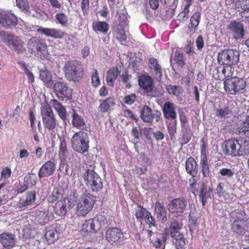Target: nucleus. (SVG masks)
<instances>
[{
	"instance_id": "nucleus-4",
	"label": "nucleus",
	"mask_w": 249,
	"mask_h": 249,
	"mask_svg": "<svg viewBox=\"0 0 249 249\" xmlns=\"http://www.w3.org/2000/svg\"><path fill=\"white\" fill-rule=\"evenodd\" d=\"M71 143L75 151L81 154L88 152L89 148L88 134L83 131L76 132L71 139Z\"/></svg>"
},
{
	"instance_id": "nucleus-48",
	"label": "nucleus",
	"mask_w": 249,
	"mask_h": 249,
	"mask_svg": "<svg viewBox=\"0 0 249 249\" xmlns=\"http://www.w3.org/2000/svg\"><path fill=\"white\" fill-rule=\"evenodd\" d=\"M200 142H201V145H200L201 160L200 161H208L207 155V141L205 138H202L201 139Z\"/></svg>"
},
{
	"instance_id": "nucleus-5",
	"label": "nucleus",
	"mask_w": 249,
	"mask_h": 249,
	"mask_svg": "<svg viewBox=\"0 0 249 249\" xmlns=\"http://www.w3.org/2000/svg\"><path fill=\"white\" fill-rule=\"evenodd\" d=\"M239 59V53L233 49H226L219 53L217 62L221 65L231 66L236 64Z\"/></svg>"
},
{
	"instance_id": "nucleus-62",
	"label": "nucleus",
	"mask_w": 249,
	"mask_h": 249,
	"mask_svg": "<svg viewBox=\"0 0 249 249\" xmlns=\"http://www.w3.org/2000/svg\"><path fill=\"white\" fill-rule=\"evenodd\" d=\"M81 7L83 15H88L89 10V0H81Z\"/></svg>"
},
{
	"instance_id": "nucleus-28",
	"label": "nucleus",
	"mask_w": 249,
	"mask_h": 249,
	"mask_svg": "<svg viewBox=\"0 0 249 249\" xmlns=\"http://www.w3.org/2000/svg\"><path fill=\"white\" fill-rule=\"evenodd\" d=\"M56 229V224L46 228L44 236L48 245L53 244L58 239V233Z\"/></svg>"
},
{
	"instance_id": "nucleus-43",
	"label": "nucleus",
	"mask_w": 249,
	"mask_h": 249,
	"mask_svg": "<svg viewBox=\"0 0 249 249\" xmlns=\"http://www.w3.org/2000/svg\"><path fill=\"white\" fill-rule=\"evenodd\" d=\"M167 92L170 94L174 96L178 97L182 94L183 89L182 87L179 86L174 85H168L165 87Z\"/></svg>"
},
{
	"instance_id": "nucleus-27",
	"label": "nucleus",
	"mask_w": 249,
	"mask_h": 249,
	"mask_svg": "<svg viewBox=\"0 0 249 249\" xmlns=\"http://www.w3.org/2000/svg\"><path fill=\"white\" fill-rule=\"evenodd\" d=\"M182 227V224L174 219L169 227L170 235L172 238L177 240L184 237L183 234L179 231Z\"/></svg>"
},
{
	"instance_id": "nucleus-18",
	"label": "nucleus",
	"mask_w": 249,
	"mask_h": 249,
	"mask_svg": "<svg viewBox=\"0 0 249 249\" xmlns=\"http://www.w3.org/2000/svg\"><path fill=\"white\" fill-rule=\"evenodd\" d=\"M187 206V201L183 197L173 199L170 203L169 210L173 213H182Z\"/></svg>"
},
{
	"instance_id": "nucleus-14",
	"label": "nucleus",
	"mask_w": 249,
	"mask_h": 249,
	"mask_svg": "<svg viewBox=\"0 0 249 249\" xmlns=\"http://www.w3.org/2000/svg\"><path fill=\"white\" fill-rule=\"evenodd\" d=\"M34 223L33 220L31 219L30 222H28V225H25L22 230V237L25 239H35L39 241L43 236L37 231L36 228L34 227Z\"/></svg>"
},
{
	"instance_id": "nucleus-24",
	"label": "nucleus",
	"mask_w": 249,
	"mask_h": 249,
	"mask_svg": "<svg viewBox=\"0 0 249 249\" xmlns=\"http://www.w3.org/2000/svg\"><path fill=\"white\" fill-rule=\"evenodd\" d=\"M36 193L35 191H29L24 197L20 198L17 206L20 209H24L26 207L31 205L35 202L36 198Z\"/></svg>"
},
{
	"instance_id": "nucleus-42",
	"label": "nucleus",
	"mask_w": 249,
	"mask_h": 249,
	"mask_svg": "<svg viewBox=\"0 0 249 249\" xmlns=\"http://www.w3.org/2000/svg\"><path fill=\"white\" fill-rule=\"evenodd\" d=\"M155 213L157 218H166L167 211L164 204L159 201L155 203Z\"/></svg>"
},
{
	"instance_id": "nucleus-1",
	"label": "nucleus",
	"mask_w": 249,
	"mask_h": 249,
	"mask_svg": "<svg viewBox=\"0 0 249 249\" xmlns=\"http://www.w3.org/2000/svg\"><path fill=\"white\" fill-rule=\"evenodd\" d=\"M63 71L68 80L77 82L82 77L84 69L81 62L72 59L65 62Z\"/></svg>"
},
{
	"instance_id": "nucleus-2",
	"label": "nucleus",
	"mask_w": 249,
	"mask_h": 249,
	"mask_svg": "<svg viewBox=\"0 0 249 249\" xmlns=\"http://www.w3.org/2000/svg\"><path fill=\"white\" fill-rule=\"evenodd\" d=\"M96 201V196L86 191L81 196L78 203L76 211L77 215H86L92 209Z\"/></svg>"
},
{
	"instance_id": "nucleus-21",
	"label": "nucleus",
	"mask_w": 249,
	"mask_h": 249,
	"mask_svg": "<svg viewBox=\"0 0 249 249\" xmlns=\"http://www.w3.org/2000/svg\"><path fill=\"white\" fill-rule=\"evenodd\" d=\"M37 32L40 34L44 35L47 37L53 38L62 39L65 35V33L61 30L56 28L40 27L37 29Z\"/></svg>"
},
{
	"instance_id": "nucleus-33",
	"label": "nucleus",
	"mask_w": 249,
	"mask_h": 249,
	"mask_svg": "<svg viewBox=\"0 0 249 249\" xmlns=\"http://www.w3.org/2000/svg\"><path fill=\"white\" fill-rule=\"evenodd\" d=\"M163 113L165 118L176 120L177 113L174 104L170 102H166L163 107Z\"/></svg>"
},
{
	"instance_id": "nucleus-46",
	"label": "nucleus",
	"mask_w": 249,
	"mask_h": 249,
	"mask_svg": "<svg viewBox=\"0 0 249 249\" xmlns=\"http://www.w3.org/2000/svg\"><path fill=\"white\" fill-rule=\"evenodd\" d=\"M249 132V115L247 116L246 119L241 123L236 129L237 134H246Z\"/></svg>"
},
{
	"instance_id": "nucleus-25",
	"label": "nucleus",
	"mask_w": 249,
	"mask_h": 249,
	"mask_svg": "<svg viewBox=\"0 0 249 249\" xmlns=\"http://www.w3.org/2000/svg\"><path fill=\"white\" fill-rule=\"evenodd\" d=\"M59 158L61 161H66L68 160L70 156L66 139L64 137H59Z\"/></svg>"
},
{
	"instance_id": "nucleus-17",
	"label": "nucleus",
	"mask_w": 249,
	"mask_h": 249,
	"mask_svg": "<svg viewBox=\"0 0 249 249\" xmlns=\"http://www.w3.org/2000/svg\"><path fill=\"white\" fill-rule=\"evenodd\" d=\"M148 65L154 77L158 81H160L162 77V71L158 60L154 57H150L148 59Z\"/></svg>"
},
{
	"instance_id": "nucleus-20",
	"label": "nucleus",
	"mask_w": 249,
	"mask_h": 249,
	"mask_svg": "<svg viewBox=\"0 0 249 249\" xmlns=\"http://www.w3.org/2000/svg\"><path fill=\"white\" fill-rule=\"evenodd\" d=\"M228 29L233 34L236 39L243 38L245 35L243 24L236 20L231 21L228 25Z\"/></svg>"
},
{
	"instance_id": "nucleus-10",
	"label": "nucleus",
	"mask_w": 249,
	"mask_h": 249,
	"mask_svg": "<svg viewBox=\"0 0 249 249\" xmlns=\"http://www.w3.org/2000/svg\"><path fill=\"white\" fill-rule=\"evenodd\" d=\"M0 35L4 40H6L9 45L12 46L18 53H22L26 51L23 46V41L18 36H15L5 31L0 32Z\"/></svg>"
},
{
	"instance_id": "nucleus-6",
	"label": "nucleus",
	"mask_w": 249,
	"mask_h": 249,
	"mask_svg": "<svg viewBox=\"0 0 249 249\" xmlns=\"http://www.w3.org/2000/svg\"><path fill=\"white\" fill-rule=\"evenodd\" d=\"M41 115L45 129L49 131L54 130L57 124L52 107L48 104H45L41 109Z\"/></svg>"
},
{
	"instance_id": "nucleus-55",
	"label": "nucleus",
	"mask_w": 249,
	"mask_h": 249,
	"mask_svg": "<svg viewBox=\"0 0 249 249\" xmlns=\"http://www.w3.org/2000/svg\"><path fill=\"white\" fill-rule=\"evenodd\" d=\"M16 4L22 11L28 12L29 11V5L26 0H16Z\"/></svg>"
},
{
	"instance_id": "nucleus-58",
	"label": "nucleus",
	"mask_w": 249,
	"mask_h": 249,
	"mask_svg": "<svg viewBox=\"0 0 249 249\" xmlns=\"http://www.w3.org/2000/svg\"><path fill=\"white\" fill-rule=\"evenodd\" d=\"M118 20L119 22V27H125L127 25V14L124 12H119Z\"/></svg>"
},
{
	"instance_id": "nucleus-19",
	"label": "nucleus",
	"mask_w": 249,
	"mask_h": 249,
	"mask_svg": "<svg viewBox=\"0 0 249 249\" xmlns=\"http://www.w3.org/2000/svg\"><path fill=\"white\" fill-rule=\"evenodd\" d=\"M233 68L231 66H224V65L217 67L213 71V77L216 79H221L223 77L230 78L232 77Z\"/></svg>"
},
{
	"instance_id": "nucleus-38",
	"label": "nucleus",
	"mask_w": 249,
	"mask_h": 249,
	"mask_svg": "<svg viewBox=\"0 0 249 249\" xmlns=\"http://www.w3.org/2000/svg\"><path fill=\"white\" fill-rule=\"evenodd\" d=\"M68 199L66 198H63V200L59 201L56 202L55 207L54 208V211L55 213L58 216H63L65 215L67 213V203L66 200Z\"/></svg>"
},
{
	"instance_id": "nucleus-3",
	"label": "nucleus",
	"mask_w": 249,
	"mask_h": 249,
	"mask_svg": "<svg viewBox=\"0 0 249 249\" xmlns=\"http://www.w3.org/2000/svg\"><path fill=\"white\" fill-rule=\"evenodd\" d=\"M246 82L242 78L233 76L224 81V89L230 94L236 95L242 93L246 87Z\"/></svg>"
},
{
	"instance_id": "nucleus-51",
	"label": "nucleus",
	"mask_w": 249,
	"mask_h": 249,
	"mask_svg": "<svg viewBox=\"0 0 249 249\" xmlns=\"http://www.w3.org/2000/svg\"><path fill=\"white\" fill-rule=\"evenodd\" d=\"M215 116L220 118H224L228 117L229 115L231 113V111L228 107L223 108H217L215 110Z\"/></svg>"
},
{
	"instance_id": "nucleus-47",
	"label": "nucleus",
	"mask_w": 249,
	"mask_h": 249,
	"mask_svg": "<svg viewBox=\"0 0 249 249\" xmlns=\"http://www.w3.org/2000/svg\"><path fill=\"white\" fill-rule=\"evenodd\" d=\"M200 164L201 172L203 175V178H210L211 173L208 161H200Z\"/></svg>"
},
{
	"instance_id": "nucleus-16",
	"label": "nucleus",
	"mask_w": 249,
	"mask_h": 249,
	"mask_svg": "<svg viewBox=\"0 0 249 249\" xmlns=\"http://www.w3.org/2000/svg\"><path fill=\"white\" fill-rule=\"evenodd\" d=\"M148 237L150 243L156 249L161 247L163 243L166 241V235L158 232H153L152 230H147Z\"/></svg>"
},
{
	"instance_id": "nucleus-34",
	"label": "nucleus",
	"mask_w": 249,
	"mask_h": 249,
	"mask_svg": "<svg viewBox=\"0 0 249 249\" xmlns=\"http://www.w3.org/2000/svg\"><path fill=\"white\" fill-rule=\"evenodd\" d=\"M200 14L198 12H196L190 18V23L189 25L188 30L189 33L191 35L193 34L200 22Z\"/></svg>"
},
{
	"instance_id": "nucleus-30",
	"label": "nucleus",
	"mask_w": 249,
	"mask_h": 249,
	"mask_svg": "<svg viewBox=\"0 0 249 249\" xmlns=\"http://www.w3.org/2000/svg\"><path fill=\"white\" fill-rule=\"evenodd\" d=\"M185 169L186 172L191 176H196L198 173V163L193 157L187 159L185 162Z\"/></svg>"
},
{
	"instance_id": "nucleus-45",
	"label": "nucleus",
	"mask_w": 249,
	"mask_h": 249,
	"mask_svg": "<svg viewBox=\"0 0 249 249\" xmlns=\"http://www.w3.org/2000/svg\"><path fill=\"white\" fill-rule=\"evenodd\" d=\"M240 141V156L249 154V138H242Z\"/></svg>"
},
{
	"instance_id": "nucleus-54",
	"label": "nucleus",
	"mask_w": 249,
	"mask_h": 249,
	"mask_svg": "<svg viewBox=\"0 0 249 249\" xmlns=\"http://www.w3.org/2000/svg\"><path fill=\"white\" fill-rule=\"evenodd\" d=\"M190 6L186 5L185 6L182 12H180L178 16V19L181 22L186 21L189 18V8Z\"/></svg>"
},
{
	"instance_id": "nucleus-7",
	"label": "nucleus",
	"mask_w": 249,
	"mask_h": 249,
	"mask_svg": "<svg viewBox=\"0 0 249 249\" xmlns=\"http://www.w3.org/2000/svg\"><path fill=\"white\" fill-rule=\"evenodd\" d=\"M83 177L85 184L92 191L97 192L103 188L102 179L94 170H87Z\"/></svg>"
},
{
	"instance_id": "nucleus-60",
	"label": "nucleus",
	"mask_w": 249,
	"mask_h": 249,
	"mask_svg": "<svg viewBox=\"0 0 249 249\" xmlns=\"http://www.w3.org/2000/svg\"><path fill=\"white\" fill-rule=\"evenodd\" d=\"M136 100L137 96L135 93L127 95L123 98L124 103L128 105H132Z\"/></svg>"
},
{
	"instance_id": "nucleus-22",
	"label": "nucleus",
	"mask_w": 249,
	"mask_h": 249,
	"mask_svg": "<svg viewBox=\"0 0 249 249\" xmlns=\"http://www.w3.org/2000/svg\"><path fill=\"white\" fill-rule=\"evenodd\" d=\"M56 168V164L52 160H48L42 164L38 171V177L41 178H47L53 174Z\"/></svg>"
},
{
	"instance_id": "nucleus-40",
	"label": "nucleus",
	"mask_w": 249,
	"mask_h": 249,
	"mask_svg": "<svg viewBox=\"0 0 249 249\" xmlns=\"http://www.w3.org/2000/svg\"><path fill=\"white\" fill-rule=\"evenodd\" d=\"M63 191L62 189L55 188L53 189L52 194L48 197V201L49 203H54L55 202L63 200Z\"/></svg>"
},
{
	"instance_id": "nucleus-29",
	"label": "nucleus",
	"mask_w": 249,
	"mask_h": 249,
	"mask_svg": "<svg viewBox=\"0 0 249 249\" xmlns=\"http://www.w3.org/2000/svg\"><path fill=\"white\" fill-rule=\"evenodd\" d=\"M15 235L13 234L4 232L0 234V242L7 249L13 247L15 244Z\"/></svg>"
},
{
	"instance_id": "nucleus-39",
	"label": "nucleus",
	"mask_w": 249,
	"mask_h": 249,
	"mask_svg": "<svg viewBox=\"0 0 249 249\" xmlns=\"http://www.w3.org/2000/svg\"><path fill=\"white\" fill-rule=\"evenodd\" d=\"M98 223L97 219H88L82 225V230L86 232H95V225Z\"/></svg>"
},
{
	"instance_id": "nucleus-15",
	"label": "nucleus",
	"mask_w": 249,
	"mask_h": 249,
	"mask_svg": "<svg viewBox=\"0 0 249 249\" xmlns=\"http://www.w3.org/2000/svg\"><path fill=\"white\" fill-rule=\"evenodd\" d=\"M106 238L111 244H119L123 241L124 234L120 229L116 227L109 228L106 232Z\"/></svg>"
},
{
	"instance_id": "nucleus-56",
	"label": "nucleus",
	"mask_w": 249,
	"mask_h": 249,
	"mask_svg": "<svg viewBox=\"0 0 249 249\" xmlns=\"http://www.w3.org/2000/svg\"><path fill=\"white\" fill-rule=\"evenodd\" d=\"M248 5L246 0H238L235 4V9L236 10L240 13V14L246 10L248 7Z\"/></svg>"
},
{
	"instance_id": "nucleus-57",
	"label": "nucleus",
	"mask_w": 249,
	"mask_h": 249,
	"mask_svg": "<svg viewBox=\"0 0 249 249\" xmlns=\"http://www.w3.org/2000/svg\"><path fill=\"white\" fill-rule=\"evenodd\" d=\"M91 84L94 87H97L100 85V80L99 76V73L96 69L94 70L91 76Z\"/></svg>"
},
{
	"instance_id": "nucleus-32",
	"label": "nucleus",
	"mask_w": 249,
	"mask_h": 249,
	"mask_svg": "<svg viewBox=\"0 0 249 249\" xmlns=\"http://www.w3.org/2000/svg\"><path fill=\"white\" fill-rule=\"evenodd\" d=\"M120 71L117 67L110 68L107 72L106 80L107 84L110 87L114 86V82L117 79Z\"/></svg>"
},
{
	"instance_id": "nucleus-49",
	"label": "nucleus",
	"mask_w": 249,
	"mask_h": 249,
	"mask_svg": "<svg viewBox=\"0 0 249 249\" xmlns=\"http://www.w3.org/2000/svg\"><path fill=\"white\" fill-rule=\"evenodd\" d=\"M39 78L47 84H51L53 82L52 74L47 70L40 71Z\"/></svg>"
},
{
	"instance_id": "nucleus-63",
	"label": "nucleus",
	"mask_w": 249,
	"mask_h": 249,
	"mask_svg": "<svg viewBox=\"0 0 249 249\" xmlns=\"http://www.w3.org/2000/svg\"><path fill=\"white\" fill-rule=\"evenodd\" d=\"M11 175L12 171L11 169L8 167H5L1 172V179L8 178L11 176Z\"/></svg>"
},
{
	"instance_id": "nucleus-23",
	"label": "nucleus",
	"mask_w": 249,
	"mask_h": 249,
	"mask_svg": "<svg viewBox=\"0 0 249 249\" xmlns=\"http://www.w3.org/2000/svg\"><path fill=\"white\" fill-rule=\"evenodd\" d=\"M54 91L59 98L63 99L64 97L69 98L71 96V91L69 89L68 87L64 82H58L55 83L53 86Z\"/></svg>"
},
{
	"instance_id": "nucleus-31",
	"label": "nucleus",
	"mask_w": 249,
	"mask_h": 249,
	"mask_svg": "<svg viewBox=\"0 0 249 249\" xmlns=\"http://www.w3.org/2000/svg\"><path fill=\"white\" fill-rule=\"evenodd\" d=\"M100 104L98 107V110L101 113L109 111L115 105V99L113 97H108L104 100H100Z\"/></svg>"
},
{
	"instance_id": "nucleus-26",
	"label": "nucleus",
	"mask_w": 249,
	"mask_h": 249,
	"mask_svg": "<svg viewBox=\"0 0 249 249\" xmlns=\"http://www.w3.org/2000/svg\"><path fill=\"white\" fill-rule=\"evenodd\" d=\"M72 124L74 127L83 130L89 131V125H87L85 120L75 111H73L72 114Z\"/></svg>"
},
{
	"instance_id": "nucleus-12",
	"label": "nucleus",
	"mask_w": 249,
	"mask_h": 249,
	"mask_svg": "<svg viewBox=\"0 0 249 249\" xmlns=\"http://www.w3.org/2000/svg\"><path fill=\"white\" fill-rule=\"evenodd\" d=\"M18 18L13 13L3 11L0 12V25L5 29H11L18 24Z\"/></svg>"
},
{
	"instance_id": "nucleus-44",
	"label": "nucleus",
	"mask_w": 249,
	"mask_h": 249,
	"mask_svg": "<svg viewBox=\"0 0 249 249\" xmlns=\"http://www.w3.org/2000/svg\"><path fill=\"white\" fill-rule=\"evenodd\" d=\"M135 216L136 218H153L150 212L141 205H138L135 209Z\"/></svg>"
},
{
	"instance_id": "nucleus-36",
	"label": "nucleus",
	"mask_w": 249,
	"mask_h": 249,
	"mask_svg": "<svg viewBox=\"0 0 249 249\" xmlns=\"http://www.w3.org/2000/svg\"><path fill=\"white\" fill-rule=\"evenodd\" d=\"M51 104L55 111L57 112L59 117L63 120H65L67 118V111L66 108L62 105L55 99L51 100Z\"/></svg>"
},
{
	"instance_id": "nucleus-8",
	"label": "nucleus",
	"mask_w": 249,
	"mask_h": 249,
	"mask_svg": "<svg viewBox=\"0 0 249 249\" xmlns=\"http://www.w3.org/2000/svg\"><path fill=\"white\" fill-rule=\"evenodd\" d=\"M138 82L141 89L147 96L156 97L153 92L155 86L151 76L147 73L142 74L139 77Z\"/></svg>"
},
{
	"instance_id": "nucleus-52",
	"label": "nucleus",
	"mask_w": 249,
	"mask_h": 249,
	"mask_svg": "<svg viewBox=\"0 0 249 249\" xmlns=\"http://www.w3.org/2000/svg\"><path fill=\"white\" fill-rule=\"evenodd\" d=\"M116 38L120 42L125 41L126 36L125 33L124 27L118 26L116 30Z\"/></svg>"
},
{
	"instance_id": "nucleus-50",
	"label": "nucleus",
	"mask_w": 249,
	"mask_h": 249,
	"mask_svg": "<svg viewBox=\"0 0 249 249\" xmlns=\"http://www.w3.org/2000/svg\"><path fill=\"white\" fill-rule=\"evenodd\" d=\"M132 75L131 74H129L128 73V71L127 70H125L122 73L121 75H120V78L122 80V81L123 83H124L126 84V88L129 89L131 87V85L130 83H129V81L131 78Z\"/></svg>"
},
{
	"instance_id": "nucleus-11",
	"label": "nucleus",
	"mask_w": 249,
	"mask_h": 249,
	"mask_svg": "<svg viewBox=\"0 0 249 249\" xmlns=\"http://www.w3.org/2000/svg\"><path fill=\"white\" fill-rule=\"evenodd\" d=\"M140 117L145 123L151 124L154 119L158 123L161 119V113L158 110L153 112L150 107L145 105L141 111Z\"/></svg>"
},
{
	"instance_id": "nucleus-35",
	"label": "nucleus",
	"mask_w": 249,
	"mask_h": 249,
	"mask_svg": "<svg viewBox=\"0 0 249 249\" xmlns=\"http://www.w3.org/2000/svg\"><path fill=\"white\" fill-rule=\"evenodd\" d=\"M245 220V219H236L234 220L232 224V230L237 233H244L247 219Z\"/></svg>"
},
{
	"instance_id": "nucleus-37",
	"label": "nucleus",
	"mask_w": 249,
	"mask_h": 249,
	"mask_svg": "<svg viewBox=\"0 0 249 249\" xmlns=\"http://www.w3.org/2000/svg\"><path fill=\"white\" fill-rule=\"evenodd\" d=\"M93 30L96 33L100 32L106 34L109 30V25L106 21H93L92 24Z\"/></svg>"
},
{
	"instance_id": "nucleus-9",
	"label": "nucleus",
	"mask_w": 249,
	"mask_h": 249,
	"mask_svg": "<svg viewBox=\"0 0 249 249\" xmlns=\"http://www.w3.org/2000/svg\"><path fill=\"white\" fill-rule=\"evenodd\" d=\"M240 147L239 140L235 138L226 140L222 146L223 152L232 157H240Z\"/></svg>"
},
{
	"instance_id": "nucleus-13",
	"label": "nucleus",
	"mask_w": 249,
	"mask_h": 249,
	"mask_svg": "<svg viewBox=\"0 0 249 249\" xmlns=\"http://www.w3.org/2000/svg\"><path fill=\"white\" fill-rule=\"evenodd\" d=\"M27 47L28 52L31 54L36 51L43 53L47 49L46 43L41 39L35 37L28 40Z\"/></svg>"
},
{
	"instance_id": "nucleus-41",
	"label": "nucleus",
	"mask_w": 249,
	"mask_h": 249,
	"mask_svg": "<svg viewBox=\"0 0 249 249\" xmlns=\"http://www.w3.org/2000/svg\"><path fill=\"white\" fill-rule=\"evenodd\" d=\"M174 60L178 67L183 68L186 64V60L183 52L178 49L175 53Z\"/></svg>"
},
{
	"instance_id": "nucleus-61",
	"label": "nucleus",
	"mask_w": 249,
	"mask_h": 249,
	"mask_svg": "<svg viewBox=\"0 0 249 249\" xmlns=\"http://www.w3.org/2000/svg\"><path fill=\"white\" fill-rule=\"evenodd\" d=\"M195 177L196 176H192V178L189 180L190 189L193 194H195V193L197 191V189L196 188L197 180L195 178Z\"/></svg>"
},
{
	"instance_id": "nucleus-64",
	"label": "nucleus",
	"mask_w": 249,
	"mask_h": 249,
	"mask_svg": "<svg viewBox=\"0 0 249 249\" xmlns=\"http://www.w3.org/2000/svg\"><path fill=\"white\" fill-rule=\"evenodd\" d=\"M123 115L131 120H133L135 122H137L138 119L135 117L132 112L130 109H125L123 111Z\"/></svg>"
},
{
	"instance_id": "nucleus-59",
	"label": "nucleus",
	"mask_w": 249,
	"mask_h": 249,
	"mask_svg": "<svg viewBox=\"0 0 249 249\" xmlns=\"http://www.w3.org/2000/svg\"><path fill=\"white\" fill-rule=\"evenodd\" d=\"M222 177L231 178L234 175V171L229 168H223L221 169L218 173Z\"/></svg>"
},
{
	"instance_id": "nucleus-53",
	"label": "nucleus",
	"mask_w": 249,
	"mask_h": 249,
	"mask_svg": "<svg viewBox=\"0 0 249 249\" xmlns=\"http://www.w3.org/2000/svg\"><path fill=\"white\" fill-rule=\"evenodd\" d=\"M55 18L59 23L62 26H66L68 21V17L62 12L58 13L55 15Z\"/></svg>"
}]
</instances>
